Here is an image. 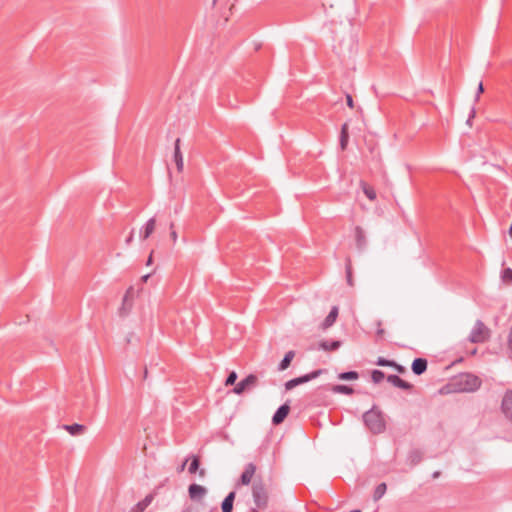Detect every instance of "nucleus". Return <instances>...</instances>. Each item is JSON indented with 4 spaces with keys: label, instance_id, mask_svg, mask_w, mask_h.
Listing matches in <instances>:
<instances>
[{
    "label": "nucleus",
    "instance_id": "1",
    "mask_svg": "<svg viewBox=\"0 0 512 512\" xmlns=\"http://www.w3.org/2000/svg\"><path fill=\"white\" fill-rule=\"evenodd\" d=\"M481 384L482 380L472 373H461L452 381L455 392L472 393L477 391Z\"/></svg>",
    "mask_w": 512,
    "mask_h": 512
},
{
    "label": "nucleus",
    "instance_id": "2",
    "mask_svg": "<svg viewBox=\"0 0 512 512\" xmlns=\"http://www.w3.org/2000/svg\"><path fill=\"white\" fill-rule=\"evenodd\" d=\"M363 422L373 434H380L386 429L384 415L376 405L363 414Z\"/></svg>",
    "mask_w": 512,
    "mask_h": 512
},
{
    "label": "nucleus",
    "instance_id": "3",
    "mask_svg": "<svg viewBox=\"0 0 512 512\" xmlns=\"http://www.w3.org/2000/svg\"><path fill=\"white\" fill-rule=\"evenodd\" d=\"M491 335L490 329L483 321L477 320L468 336L471 343H485Z\"/></svg>",
    "mask_w": 512,
    "mask_h": 512
},
{
    "label": "nucleus",
    "instance_id": "4",
    "mask_svg": "<svg viewBox=\"0 0 512 512\" xmlns=\"http://www.w3.org/2000/svg\"><path fill=\"white\" fill-rule=\"evenodd\" d=\"M252 496L257 508H265L267 506L268 494L265 484L261 480L253 483Z\"/></svg>",
    "mask_w": 512,
    "mask_h": 512
},
{
    "label": "nucleus",
    "instance_id": "5",
    "mask_svg": "<svg viewBox=\"0 0 512 512\" xmlns=\"http://www.w3.org/2000/svg\"><path fill=\"white\" fill-rule=\"evenodd\" d=\"M323 371L324 370H322V369H318V370L312 371V372H310L308 374H305V375H302V376L290 379V380H288L285 383V389L286 390H291V389L295 388L298 385L307 383V382L317 378L318 376H320L323 373Z\"/></svg>",
    "mask_w": 512,
    "mask_h": 512
},
{
    "label": "nucleus",
    "instance_id": "6",
    "mask_svg": "<svg viewBox=\"0 0 512 512\" xmlns=\"http://www.w3.org/2000/svg\"><path fill=\"white\" fill-rule=\"evenodd\" d=\"M258 382V378L254 374H249L247 377H245L243 380H241L239 383L235 385L233 388V392L235 394H242L246 389H250L256 386Z\"/></svg>",
    "mask_w": 512,
    "mask_h": 512
},
{
    "label": "nucleus",
    "instance_id": "7",
    "mask_svg": "<svg viewBox=\"0 0 512 512\" xmlns=\"http://www.w3.org/2000/svg\"><path fill=\"white\" fill-rule=\"evenodd\" d=\"M501 410L505 417L512 421V390L508 389L504 393L501 402Z\"/></svg>",
    "mask_w": 512,
    "mask_h": 512
},
{
    "label": "nucleus",
    "instance_id": "8",
    "mask_svg": "<svg viewBox=\"0 0 512 512\" xmlns=\"http://www.w3.org/2000/svg\"><path fill=\"white\" fill-rule=\"evenodd\" d=\"M256 471V465L254 463H248L244 471L242 472L239 481L237 483L238 485H249L251 483L252 477L255 474Z\"/></svg>",
    "mask_w": 512,
    "mask_h": 512
},
{
    "label": "nucleus",
    "instance_id": "9",
    "mask_svg": "<svg viewBox=\"0 0 512 512\" xmlns=\"http://www.w3.org/2000/svg\"><path fill=\"white\" fill-rule=\"evenodd\" d=\"M289 411H290V406L287 403L282 404L280 407H278V409L274 413V415L272 417V423L274 425L281 424L285 420V418L288 416Z\"/></svg>",
    "mask_w": 512,
    "mask_h": 512
},
{
    "label": "nucleus",
    "instance_id": "10",
    "mask_svg": "<svg viewBox=\"0 0 512 512\" xmlns=\"http://www.w3.org/2000/svg\"><path fill=\"white\" fill-rule=\"evenodd\" d=\"M427 367H428L427 359L421 358V357L415 358L411 365L412 372L417 376H420L423 373H425L427 370Z\"/></svg>",
    "mask_w": 512,
    "mask_h": 512
},
{
    "label": "nucleus",
    "instance_id": "11",
    "mask_svg": "<svg viewBox=\"0 0 512 512\" xmlns=\"http://www.w3.org/2000/svg\"><path fill=\"white\" fill-rule=\"evenodd\" d=\"M387 381L402 390H411L413 388L411 383L401 379L398 375H388Z\"/></svg>",
    "mask_w": 512,
    "mask_h": 512
},
{
    "label": "nucleus",
    "instance_id": "12",
    "mask_svg": "<svg viewBox=\"0 0 512 512\" xmlns=\"http://www.w3.org/2000/svg\"><path fill=\"white\" fill-rule=\"evenodd\" d=\"M355 243L358 250H363L367 245L365 231L362 227L356 226L354 229Z\"/></svg>",
    "mask_w": 512,
    "mask_h": 512
},
{
    "label": "nucleus",
    "instance_id": "13",
    "mask_svg": "<svg viewBox=\"0 0 512 512\" xmlns=\"http://www.w3.org/2000/svg\"><path fill=\"white\" fill-rule=\"evenodd\" d=\"M155 224H156V219H155V217H152L143 225V227L140 229V233H139L140 238L142 240H146L147 238H149L151 236V234L154 232Z\"/></svg>",
    "mask_w": 512,
    "mask_h": 512
},
{
    "label": "nucleus",
    "instance_id": "14",
    "mask_svg": "<svg viewBox=\"0 0 512 512\" xmlns=\"http://www.w3.org/2000/svg\"><path fill=\"white\" fill-rule=\"evenodd\" d=\"M207 490L205 487L199 484H191L188 488L189 497L192 500H197L202 498L206 494Z\"/></svg>",
    "mask_w": 512,
    "mask_h": 512
},
{
    "label": "nucleus",
    "instance_id": "15",
    "mask_svg": "<svg viewBox=\"0 0 512 512\" xmlns=\"http://www.w3.org/2000/svg\"><path fill=\"white\" fill-rule=\"evenodd\" d=\"M338 311L339 310L337 306H333L331 308L329 314L326 316V318L321 324V328L323 330H326L327 328L331 327L336 322V319L338 317Z\"/></svg>",
    "mask_w": 512,
    "mask_h": 512
},
{
    "label": "nucleus",
    "instance_id": "16",
    "mask_svg": "<svg viewBox=\"0 0 512 512\" xmlns=\"http://www.w3.org/2000/svg\"><path fill=\"white\" fill-rule=\"evenodd\" d=\"M154 496L153 494H148L145 496V498L141 501H139L136 505H134L130 512H143L145 509L151 504L153 501Z\"/></svg>",
    "mask_w": 512,
    "mask_h": 512
},
{
    "label": "nucleus",
    "instance_id": "17",
    "mask_svg": "<svg viewBox=\"0 0 512 512\" xmlns=\"http://www.w3.org/2000/svg\"><path fill=\"white\" fill-rule=\"evenodd\" d=\"M174 161L177 166V170L181 172L183 170V156L180 151V139L177 138L174 145Z\"/></svg>",
    "mask_w": 512,
    "mask_h": 512
},
{
    "label": "nucleus",
    "instance_id": "18",
    "mask_svg": "<svg viewBox=\"0 0 512 512\" xmlns=\"http://www.w3.org/2000/svg\"><path fill=\"white\" fill-rule=\"evenodd\" d=\"M236 497L235 491H231L228 493V495L224 498V500L221 503V509L222 512H232L233 511V503Z\"/></svg>",
    "mask_w": 512,
    "mask_h": 512
},
{
    "label": "nucleus",
    "instance_id": "19",
    "mask_svg": "<svg viewBox=\"0 0 512 512\" xmlns=\"http://www.w3.org/2000/svg\"><path fill=\"white\" fill-rule=\"evenodd\" d=\"M341 341L339 340H323L319 343V349L324 351H335L341 346Z\"/></svg>",
    "mask_w": 512,
    "mask_h": 512
},
{
    "label": "nucleus",
    "instance_id": "20",
    "mask_svg": "<svg viewBox=\"0 0 512 512\" xmlns=\"http://www.w3.org/2000/svg\"><path fill=\"white\" fill-rule=\"evenodd\" d=\"M295 357V351L293 350H290L288 351L285 355H284V358L281 360V362L279 363L278 365V370L279 371H284L286 370L290 364H291V361L293 360V358Z\"/></svg>",
    "mask_w": 512,
    "mask_h": 512
},
{
    "label": "nucleus",
    "instance_id": "21",
    "mask_svg": "<svg viewBox=\"0 0 512 512\" xmlns=\"http://www.w3.org/2000/svg\"><path fill=\"white\" fill-rule=\"evenodd\" d=\"M63 428L68 431L72 436L81 435L86 427L82 424L74 423L71 425H63Z\"/></svg>",
    "mask_w": 512,
    "mask_h": 512
},
{
    "label": "nucleus",
    "instance_id": "22",
    "mask_svg": "<svg viewBox=\"0 0 512 512\" xmlns=\"http://www.w3.org/2000/svg\"><path fill=\"white\" fill-rule=\"evenodd\" d=\"M360 186H361V188H362L363 193L365 194V196H366L369 200L374 201V200L376 199V197H377V195H376V191H375V189H374L372 186L368 185V184H367L366 182H364V181H361V182H360Z\"/></svg>",
    "mask_w": 512,
    "mask_h": 512
},
{
    "label": "nucleus",
    "instance_id": "23",
    "mask_svg": "<svg viewBox=\"0 0 512 512\" xmlns=\"http://www.w3.org/2000/svg\"><path fill=\"white\" fill-rule=\"evenodd\" d=\"M349 134H348V124H343L341 127L340 133V147L342 150H345L348 144Z\"/></svg>",
    "mask_w": 512,
    "mask_h": 512
},
{
    "label": "nucleus",
    "instance_id": "24",
    "mask_svg": "<svg viewBox=\"0 0 512 512\" xmlns=\"http://www.w3.org/2000/svg\"><path fill=\"white\" fill-rule=\"evenodd\" d=\"M331 390L334 393H340L345 395H351L354 393V389L352 387L343 384L334 385L332 386Z\"/></svg>",
    "mask_w": 512,
    "mask_h": 512
},
{
    "label": "nucleus",
    "instance_id": "25",
    "mask_svg": "<svg viewBox=\"0 0 512 512\" xmlns=\"http://www.w3.org/2000/svg\"><path fill=\"white\" fill-rule=\"evenodd\" d=\"M386 490H387L386 483L382 482V483L378 484L373 493L374 501L380 500L386 493Z\"/></svg>",
    "mask_w": 512,
    "mask_h": 512
},
{
    "label": "nucleus",
    "instance_id": "26",
    "mask_svg": "<svg viewBox=\"0 0 512 512\" xmlns=\"http://www.w3.org/2000/svg\"><path fill=\"white\" fill-rule=\"evenodd\" d=\"M345 272H346V281L349 286H354L353 276H352V263L351 259L347 258L345 264Z\"/></svg>",
    "mask_w": 512,
    "mask_h": 512
},
{
    "label": "nucleus",
    "instance_id": "27",
    "mask_svg": "<svg viewBox=\"0 0 512 512\" xmlns=\"http://www.w3.org/2000/svg\"><path fill=\"white\" fill-rule=\"evenodd\" d=\"M358 377H359V374L357 371L342 372L338 375V378L340 380H356V379H358Z\"/></svg>",
    "mask_w": 512,
    "mask_h": 512
},
{
    "label": "nucleus",
    "instance_id": "28",
    "mask_svg": "<svg viewBox=\"0 0 512 512\" xmlns=\"http://www.w3.org/2000/svg\"><path fill=\"white\" fill-rule=\"evenodd\" d=\"M200 466V460L198 456H192V460L190 462V465L188 467V472L190 474H195Z\"/></svg>",
    "mask_w": 512,
    "mask_h": 512
},
{
    "label": "nucleus",
    "instance_id": "29",
    "mask_svg": "<svg viewBox=\"0 0 512 512\" xmlns=\"http://www.w3.org/2000/svg\"><path fill=\"white\" fill-rule=\"evenodd\" d=\"M385 378L383 371L375 369L371 372V379L375 384L380 383Z\"/></svg>",
    "mask_w": 512,
    "mask_h": 512
},
{
    "label": "nucleus",
    "instance_id": "30",
    "mask_svg": "<svg viewBox=\"0 0 512 512\" xmlns=\"http://www.w3.org/2000/svg\"><path fill=\"white\" fill-rule=\"evenodd\" d=\"M421 458V452L418 450H413L409 454V459L413 464H418L421 461Z\"/></svg>",
    "mask_w": 512,
    "mask_h": 512
},
{
    "label": "nucleus",
    "instance_id": "31",
    "mask_svg": "<svg viewBox=\"0 0 512 512\" xmlns=\"http://www.w3.org/2000/svg\"><path fill=\"white\" fill-rule=\"evenodd\" d=\"M393 362H394V360H389L384 357H378L375 364L378 366H382V367H392Z\"/></svg>",
    "mask_w": 512,
    "mask_h": 512
},
{
    "label": "nucleus",
    "instance_id": "32",
    "mask_svg": "<svg viewBox=\"0 0 512 512\" xmlns=\"http://www.w3.org/2000/svg\"><path fill=\"white\" fill-rule=\"evenodd\" d=\"M236 380H237V373L235 371H232L227 376L226 381H225V385L226 386L233 385V384H235Z\"/></svg>",
    "mask_w": 512,
    "mask_h": 512
},
{
    "label": "nucleus",
    "instance_id": "33",
    "mask_svg": "<svg viewBox=\"0 0 512 512\" xmlns=\"http://www.w3.org/2000/svg\"><path fill=\"white\" fill-rule=\"evenodd\" d=\"M169 228H170V236H171V239H172L173 243H176L178 235H177V232H176V230H175V224H174V222H170V224H169Z\"/></svg>",
    "mask_w": 512,
    "mask_h": 512
},
{
    "label": "nucleus",
    "instance_id": "34",
    "mask_svg": "<svg viewBox=\"0 0 512 512\" xmlns=\"http://www.w3.org/2000/svg\"><path fill=\"white\" fill-rule=\"evenodd\" d=\"M384 329L382 328V322L379 320L377 321V330H376V335L379 337V338H382L384 336Z\"/></svg>",
    "mask_w": 512,
    "mask_h": 512
},
{
    "label": "nucleus",
    "instance_id": "35",
    "mask_svg": "<svg viewBox=\"0 0 512 512\" xmlns=\"http://www.w3.org/2000/svg\"><path fill=\"white\" fill-rule=\"evenodd\" d=\"M392 368H394L398 373L403 374L406 372V368L397 362H393Z\"/></svg>",
    "mask_w": 512,
    "mask_h": 512
},
{
    "label": "nucleus",
    "instance_id": "36",
    "mask_svg": "<svg viewBox=\"0 0 512 512\" xmlns=\"http://www.w3.org/2000/svg\"><path fill=\"white\" fill-rule=\"evenodd\" d=\"M507 348L512 353V325L507 336Z\"/></svg>",
    "mask_w": 512,
    "mask_h": 512
},
{
    "label": "nucleus",
    "instance_id": "37",
    "mask_svg": "<svg viewBox=\"0 0 512 512\" xmlns=\"http://www.w3.org/2000/svg\"><path fill=\"white\" fill-rule=\"evenodd\" d=\"M503 278L506 279V280H511L512 281V269L511 268H506L503 271Z\"/></svg>",
    "mask_w": 512,
    "mask_h": 512
},
{
    "label": "nucleus",
    "instance_id": "38",
    "mask_svg": "<svg viewBox=\"0 0 512 512\" xmlns=\"http://www.w3.org/2000/svg\"><path fill=\"white\" fill-rule=\"evenodd\" d=\"M483 92H484V86H483L482 81H480L478 84L477 93H476V97H475L476 101H478L480 94H482Z\"/></svg>",
    "mask_w": 512,
    "mask_h": 512
},
{
    "label": "nucleus",
    "instance_id": "39",
    "mask_svg": "<svg viewBox=\"0 0 512 512\" xmlns=\"http://www.w3.org/2000/svg\"><path fill=\"white\" fill-rule=\"evenodd\" d=\"M346 103H347V106L349 108H353L354 107V101H353V98L350 94H346Z\"/></svg>",
    "mask_w": 512,
    "mask_h": 512
},
{
    "label": "nucleus",
    "instance_id": "40",
    "mask_svg": "<svg viewBox=\"0 0 512 512\" xmlns=\"http://www.w3.org/2000/svg\"><path fill=\"white\" fill-rule=\"evenodd\" d=\"M133 236H134V230H132V231L130 232L129 236L126 238V241H125V242H126V244H127V245H129V244L132 242V240H133Z\"/></svg>",
    "mask_w": 512,
    "mask_h": 512
},
{
    "label": "nucleus",
    "instance_id": "41",
    "mask_svg": "<svg viewBox=\"0 0 512 512\" xmlns=\"http://www.w3.org/2000/svg\"><path fill=\"white\" fill-rule=\"evenodd\" d=\"M187 461H188V459H186V460L182 463V465L178 468V472H182V471L184 470V468H185V466H186Z\"/></svg>",
    "mask_w": 512,
    "mask_h": 512
},
{
    "label": "nucleus",
    "instance_id": "42",
    "mask_svg": "<svg viewBox=\"0 0 512 512\" xmlns=\"http://www.w3.org/2000/svg\"><path fill=\"white\" fill-rule=\"evenodd\" d=\"M152 255H153V251L150 253L149 257H148V260H147V265H150L152 263Z\"/></svg>",
    "mask_w": 512,
    "mask_h": 512
},
{
    "label": "nucleus",
    "instance_id": "43",
    "mask_svg": "<svg viewBox=\"0 0 512 512\" xmlns=\"http://www.w3.org/2000/svg\"><path fill=\"white\" fill-rule=\"evenodd\" d=\"M440 476V472L439 471H435L433 474H432V477L433 478H437Z\"/></svg>",
    "mask_w": 512,
    "mask_h": 512
},
{
    "label": "nucleus",
    "instance_id": "44",
    "mask_svg": "<svg viewBox=\"0 0 512 512\" xmlns=\"http://www.w3.org/2000/svg\"><path fill=\"white\" fill-rule=\"evenodd\" d=\"M474 115H475V110H474V109H472V111H471V115H470V117H469V118L474 117ZM467 122L469 123V122H470V119H468V121H467Z\"/></svg>",
    "mask_w": 512,
    "mask_h": 512
},
{
    "label": "nucleus",
    "instance_id": "45",
    "mask_svg": "<svg viewBox=\"0 0 512 512\" xmlns=\"http://www.w3.org/2000/svg\"><path fill=\"white\" fill-rule=\"evenodd\" d=\"M199 475L201 477H203L205 475V470L204 469L199 470Z\"/></svg>",
    "mask_w": 512,
    "mask_h": 512
},
{
    "label": "nucleus",
    "instance_id": "46",
    "mask_svg": "<svg viewBox=\"0 0 512 512\" xmlns=\"http://www.w3.org/2000/svg\"><path fill=\"white\" fill-rule=\"evenodd\" d=\"M148 278H149V275H145V276L142 277V280L143 281H147Z\"/></svg>",
    "mask_w": 512,
    "mask_h": 512
},
{
    "label": "nucleus",
    "instance_id": "47",
    "mask_svg": "<svg viewBox=\"0 0 512 512\" xmlns=\"http://www.w3.org/2000/svg\"><path fill=\"white\" fill-rule=\"evenodd\" d=\"M253 512H257L255 509H253Z\"/></svg>",
    "mask_w": 512,
    "mask_h": 512
},
{
    "label": "nucleus",
    "instance_id": "48",
    "mask_svg": "<svg viewBox=\"0 0 512 512\" xmlns=\"http://www.w3.org/2000/svg\"><path fill=\"white\" fill-rule=\"evenodd\" d=\"M214 3L216 2V0L213 1Z\"/></svg>",
    "mask_w": 512,
    "mask_h": 512
}]
</instances>
